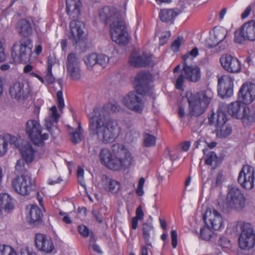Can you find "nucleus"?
<instances>
[{
    "label": "nucleus",
    "mask_w": 255,
    "mask_h": 255,
    "mask_svg": "<svg viewBox=\"0 0 255 255\" xmlns=\"http://www.w3.org/2000/svg\"><path fill=\"white\" fill-rule=\"evenodd\" d=\"M88 130L91 135H96L103 143L114 142L117 137V123L109 117L105 107L95 108L88 115Z\"/></svg>",
    "instance_id": "1"
},
{
    "label": "nucleus",
    "mask_w": 255,
    "mask_h": 255,
    "mask_svg": "<svg viewBox=\"0 0 255 255\" xmlns=\"http://www.w3.org/2000/svg\"><path fill=\"white\" fill-rule=\"evenodd\" d=\"M99 17L101 21L110 28L112 40L120 45H126L129 41L127 25L120 13L110 6H105L100 10Z\"/></svg>",
    "instance_id": "2"
},
{
    "label": "nucleus",
    "mask_w": 255,
    "mask_h": 255,
    "mask_svg": "<svg viewBox=\"0 0 255 255\" xmlns=\"http://www.w3.org/2000/svg\"><path fill=\"white\" fill-rule=\"evenodd\" d=\"M112 148L115 158L110 149L104 148L101 150L99 156L102 164L115 171L125 170L130 166L132 160L130 153L123 144H115Z\"/></svg>",
    "instance_id": "3"
},
{
    "label": "nucleus",
    "mask_w": 255,
    "mask_h": 255,
    "mask_svg": "<svg viewBox=\"0 0 255 255\" xmlns=\"http://www.w3.org/2000/svg\"><path fill=\"white\" fill-rule=\"evenodd\" d=\"M19 34L22 36L11 48V56L15 62L21 63L29 59L33 47L32 40L28 37L32 33L30 22L25 19L18 22Z\"/></svg>",
    "instance_id": "4"
},
{
    "label": "nucleus",
    "mask_w": 255,
    "mask_h": 255,
    "mask_svg": "<svg viewBox=\"0 0 255 255\" xmlns=\"http://www.w3.org/2000/svg\"><path fill=\"white\" fill-rule=\"evenodd\" d=\"M210 91H202L196 94H187L189 115L190 117H199L204 114L211 99Z\"/></svg>",
    "instance_id": "5"
},
{
    "label": "nucleus",
    "mask_w": 255,
    "mask_h": 255,
    "mask_svg": "<svg viewBox=\"0 0 255 255\" xmlns=\"http://www.w3.org/2000/svg\"><path fill=\"white\" fill-rule=\"evenodd\" d=\"M246 198L241 190L236 187H230L227 194L223 210L228 213L232 210L241 212L246 206Z\"/></svg>",
    "instance_id": "6"
},
{
    "label": "nucleus",
    "mask_w": 255,
    "mask_h": 255,
    "mask_svg": "<svg viewBox=\"0 0 255 255\" xmlns=\"http://www.w3.org/2000/svg\"><path fill=\"white\" fill-rule=\"evenodd\" d=\"M25 131L32 142L38 146H44L45 140L49 137L47 133L41 134V126L34 120H30L26 122Z\"/></svg>",
    "instance_id": "7"
},
{
    "label": "nucleus",
    "mask_w": 255,
    "mask_h": 255,
    "mask_svg": "<svg viewBox=\"0 0 255 255\" xmlns=\"http://www.w3.org/2000/svg\"><path fill=\"white\" fill-rule=\"evenodd\" d=\"M11 184L14 191L22 196L29 195L35 186L32 178L28 175L16 176L12 180Z\"/></svg>",
    "instance_id": "8"
},
{
    "label": "nucleus",
    "mask_w": 255,
    "mask_h": 255,
    "mask_svg": "<svg viewBox=\"0 0 255 255\" xmlns=\"http://www.w3.org/2000/svg\"><path fill=\"white\" fill-rule=\"evenodd\" d=\"M151 78V74L147 72L142 71L136 75L134 85L139 95H150L152 94V87L150 84Z\"/></svg>",
    "instance_id": "9"
},
{
    "label": "nucleus",
    "mask_w": 255,
    "mask_h": 255,
    "mask_svg": "<svg viewBox=\"0 0 255 255\" xmlns=\"http://www.w3.org/2000/svg\"><path fill=\"white\" fill-rule=\"evenodd\" d=\"M242 232L239 238V245L242 250H250L255 244V234L252 225L244 223L241 226Z\"/></svg>",
    "instance_id": "10"
},
{
    "label": "nucleus",
    "mask_w": 255,
    "mask_h": 255,
    "mask_svg": "<svg viewBox=\"0 0 255 255\" xmlns=\"http://www.w3.org/2000/svg\"><path fill=\"white\" fill-rule=\"evenodd\" d=\"M214 41L211 42V40H206V43L207 47L212 48L218 46L219 51L224 50L227 46L228 36L227 30L223 27H215L214 28Z\"/></svg>",
    "instance_id": "11"
},
{
    "label": "nucleus",
    "mask_w": 255,
    "mask_h": 255,
    "mask_svg": "<svg viewBox=\"0 0 255 255\" xmlns=\"http://www.w3.org/2000/svg\"><path fill=\"white\" fill-rule=\"evenodd\" d=\"M255 179L254 168L249 165H244L239 172L238 182L244 189L250 190L254 188Z\"/></svg>",
    "instance_id": "12"
},
{
    "label": "nucleus",
    "mask_w": 255,
    "mask_h": 255,
    "mask_svg": "<svg viewBox=\"0 0 255 255\" xmlns=\"http://www.w3.org/2000/svg\"><path fill=\"white\" fill-rule=\"evenodd\" d=\"M245 40H255V21L253 20L245 23L239 31L235 32V41L242 43Z\"/></svg>",
    "instance_id": "13"
},
{
    "label": "nucleus",
    "mask_w": 255,
    "mask_h": 255,
    "mask_svg": "<svg viewBox=\"0 0 255 255\" xmlns=\"http://www.w3.org/2000/svg\"><path fill=\"white\" fill-rule=\"evenodd\" d=\"M135 91L129 92L124 98L126 106L131 111L140 114L142 112L144 104L141 97Z\"/></svg>",
    "instance_id": "14"
},
{
    "label": "nucleus",
    "mask_w": 255,
    "mask_h": 255,
    "mask_svg": "<svg viewBox=\"0 0 255 255\" xmlns=\"http://www.w3.org/2000/svg\"><path fill=\"white\" fill-rule=\"evenodd\" d=\"M80 60L76 54L70 53L67 56L66 63L67 71L73 80H78L81 78Z\"/></svg>",
    "instance_id": "15"
},
{
    "label": "nucleus",
    "mask_w": 255,
    "mask_h": 255,
    "mask_svg": "<svg viewBox=\"0 0 255 255\" xmlns=\"http://www.w3.org/2000/svg\"><path fill=\"white\" fill-rule=\"evenodd\" d=\"M234 79L228 75H224L219 78L218 93L222 98L230 97L233 93Z\"/></svg>",
    "instance_id": "16"
},
{
    "label": "nucleus",
    "mask_w": 255,
    "mask_h": 255,
    "mask_svg": "<svg viewBox=\"0 0 255 255\" xmlns=\"http://www.w3.org/2000/svg\"><path fill=\"white\" fill-rule=\"evenodd\" d=\"M206 225L210 226L214 230H219L223 225V219L216 210L208 208L203 216Z\"/></svg>",
    "instance_id": "17"
},
{
    "label": "nucleus",
    "mask_w": 255,
    "mask_h": 255,
    "mask_svg": "<svg viewBox=\"0 0 255 255\" xmlns=\"http://www.w3.org/2000/svg\"><path fill=\"white\" fill-rule=\"evenodd\" d=\"M83 23L79 21L73 20L70 22V32L69 38L72 44L76 47L80 46V44H85L83 35L84 31L82 28Z\"/></svg>",
    "instance_id": "18"
},
{
    "label": "nucleus",
    "mask_w": 255,
    "mask_h": 255,
    "mask_svg": "<svg viewBox=\"0 0 255 255\" xmlns=\"http://www.w3.org/2000/svg\"><path fill=\"white\" fill-rule=\"evenodd\" d=\"M238 98L245 105L251 103L255 99V85L251 83H244L238 92Z\"/></svg>",
    "instance_id": "19"
},
{
    "label": "nucleus",
    "mask_w": 255,
    "mask_h": 255,
    "mask_svg": "<svg viewBox=\"0 0 255 255\" xmlns=\"http://www.w3.org/2000/svg\"><path fill=\"white\" fill-rule=\"evenodd\" d=\"M152 61L151 56L145 52L140 54L136 52H132L128 59L130 65L135 68L146 67L150 65Z\"/></svg>",
    "instance_id": "20"
},
{
    "label": "nucleus",
    "mask_w": 255,
    "mask_h": 255,
    "mask_svg": "<svg viewBox=\"0 0 255 255\" xmlns=\"http://www.w3.org/2000/svg\"><path fill=\"white\" fill-rule=\"evenodd\" d=\"M222 66L226 71L230 73H238L241 71V66L239 60L231 55H223L220 58Z\"/></svg>",
    "instance_id": "21"
},
{
    "label": "nucleus",
    "mask_w": 255,
    "mask_h": 255,
    "mask_svg": "<svg viewBox=\"0 0 255 255\" xmlns=\"http://www.w3.org/2000/svg\"><path fill=\"white\" fill-rule=\"evenodd\" d=\"M27 88H24L23 82L17 81L13 83L9 87V92L11 97L13 98L19 100L22 97L25 98L27 97L29 92V85L26 84Z\"/></svg>",
    "instance_id": "22"
},
{
    "label": "nucleus",
    "mask_w": 255,
    "mask_h": 255,
    "mask_svg": "<svg viewBox=\"0 0 255 255\" xmlns=\"http://www.w3.org/2000/svg\"><path fill=\"white\" fill-rule=\"evenodd\" d=\"M228 111L233 117L238 119H242L245 123V115L247 112V106L243 103L236 101L228 106Z\"/></svg>",
    "instance_id": "23"
},
{
    "label": "nucleus",
    "mask_w": 255,
    "mask_h": 255,
    "mask_svg": "<svg viewBox=\"0 0 255 255\" xmlns=\"http://www.w3.org/2000/svg\"><path fill=\"white\" fill-rule=\"evenodd\" d=\"M35 244L38 250L46 253H51L54 247L51 239L41 234H37L35 237Z\"/></svg>",
    "instance_id": "24"
},
{
    "label": "nucleus",
    "mask_w": 255,
    "mask_h": 255,
    "mask_svg": "<svg viewBox=\"0 0 255 255\" xmlns=\"http://www.w3.org/2000/svg\"><path fill=\"white\" fill-rule=\"evenodd\" d=\"M182 72L185 75V79L189 82H197L200 79V69L197 66H189L185 62Z\"/></svg>",
    "instance_id": "25"
},
{
    "label": "nucleus",
    "mask_w": 255,
    "mask_h": 255,
    "mask_svg": "<svg viewBox=\"0 0 255 255\" xmlns=\"http://www.w3.org/2000/svg\"><path fill=\"white\" fill-rule=\"evenodd\" d=\"M43 214L40 209L36 205H31L26 215L28 223L32 226H37L41 224Z\"/></svg>",
    "instance_id": "26"
},
{
    "label": "nucleus",
    "mask_w": 255,
    "mask_h": 255,
    "mask_svg": "<svg viewBox=\"0 0 255 255\" xmlns=\"http://www.w3.org/2000/svg\"><path fill=\"white\" fill-rule=\"evenodd\" d=\"M66 11L73 18H77L80 14L81 2L80 0H66Z\"/></svg>",
    "instance_id": "27"
},
{
    "label": "nucleus",
    "mask_w": 255,
    "mask_h": 255,
    "mask_svg": "<svg viewBox=\"0 0 255 255\" xmlns=\"http://www.w3.org/2000/svg\"><path fill=\"white\" fill-rule=\"evenodd\" d=\"M104 187L106 190L113 194H117L121 190L120 182L106 176L103 179Z\"/></svg>",
    "instance_id": "28"
},
{
    "label": "nucleus",
    "mask_w": 255,
    "mask_h": 255,
    "mask_svg": "<svg viewBox=\"0 0 255 255\" xmlns=\"http://www.w3.org/2000/svg\"><path fill=\"white\" fill-rule=\"evenodd\" d=\"M20 151L23 159L25 162L29 163L33 161L34 159L35 150L30 143H27L22 146Z\"/></svg>",
    "instance_id": "29"
},
{
    "label": "nucleus",
    "mask_w": 255,
    "mask_h": 255,
    "mask_svg": "<svg viewBox=\"0 0 255 255\" xmlns=\"http://www.w3.org/2000/svg\"><path fill=\"white\" fill-rule=\"evenodd\" d=\"M14 207L12 198L6 193L0 194V215L2 210H9Z\"/></svg>",
    "instance_id": "30"
},
{
    "label": "nucleus",
    "mask_w": 255,
    "mask_h": 255,
    "mask_svg": "<svg viewBox=\"0 0 255 255\" xmlns=\"http://www.w3.org/2000/svg\"><path fill=\"white\" fill-rule=\"evenodd\" d=\"M179 14V12L172 9H161L159 13V17L161 20L163 22H169Z\"/></svg>",
    "instance_id": "31"
},
{
    "label": "nucleus",
    "mask_w": 255,
    "mask_h": 255,
    "mask_svg": "<svg viewBox=\"0 0 255 255\" xmlns=\"http://www.w3.org/2000/svg\"><path fill=\"white\" fill-rule=\"evenodd\" d=\"M208 149L204 148L203 149V152L205 155V163L207 165H212L214 164L213 169L216 168L217 166L218 157L215 152L213 151H210L206 153Z\"/></svg>",
    "instance_id": "32"
},
{
    "label": "nucleus",
    "mask_w": 255,
    "mask_h": 255,
    "mask_svg": "<svg viewBox=\"0 0 255 255\" xmlns=\"http://www.w3.org/2000/svg\"><path fill=\"white\" fill-rule=\"evenodd\" d=\"M216 135L219 138H224L228 136L232 132V128L229 124H224L216 127Z\"/></svg>",
    "instance_id": "33"
},
{
    "label": "nucleus",
    "mask_w": 255,
    "mask_h": 255,
    "mask_svg": "<svg viewBox=\"0 0 255 255\" xmlns=\"http://www.w3.org/2000/svg\"><path fill=\"white\" fill-rule=\"evenodd\" d=\"M245 123H255V103L252 104L250 108L247 106Z\"/></svg>",
    "instance_id": "34"
},
{
    "label": "nucleus",
    "mask_w": 255,
    "mask_h": 255,
    "mask_svg": "<svg viewBox=\"0 0 255 255\" xmlns=\"http://www.w3.org/2000/svg\"><path fill=\"white\" fill-rule=\"evenodd\" d=\"M210 226L206 225L204 228H201L199 236L200 237L206 241H209L212 238L214 232L211 229Z\"/></svg>",
    "instance_id": "35"
},
{
    "label": "nucleus",
    "mask_w": 255,
    "mask_h": 255,
    "mask_svg": "<svg viewBox=\"0 0 255 255\" xmlns=\"http://www.w3.org/2000/svg\"><path fill=\"white\" fill-rule=\"evenodd\" d=\"M143 145L145 147H151L156 144V137L149 133H145L143 135Z\"/></svg>",
    "instance_id": "36"
},
{
    "label": "nucleus",
    "mask_w": 255,
    "mask_h": 255,
    "mask_svg": "<svg viewBox=\"0 0 255 255\" xmlns=\"http://www.w3.org/2000/svg\"><path fill=\"white\" fill-rule=\"evenodd\" d=\"M97 54L92 53L84 58V61L86 65L88 67H92L97 64Z\"/></svg>",
    "instance_id": "37"
},
{
    "label": "nucleus",
    "mask_w": 255,
    "mask_h": 255,
    "mask_svg": "<svg viewBox=\"0 0 255 255\" xmlns=\"http://www.w3.org/2000/svg\"><path fill=\"white\" fill-rule=\"evenodd\" d=\"M226 112L219 111L217 114L216 127L226 124L228 120Z\"/></svg>",
    "instance_id": "38"
},
{
    "label": "nucleus",
    "mask_w": 255,
    "mask_h": 255,
    "mask_svg": "<svg viewBox=\"0 0 255 255\" xmlns=\"http://www.w3.org/2000/svg\"><path fill=\"white\" fill-rule=\"evenodd\" d=\"M25 161L23 159L18 160L15 166V170L21 175H25L26 173V168L25 167Z\"/></svg>",
    "instance_id": "39"
},
{
    "label": "nucleus",
    "mask_w": 255,
    "mask_h": 255,
    "mask_svg": "<svg viewBox=\"0 0 255 255\" xmlns=\"http://www.w3.org/2000/svg\"><path fill=\"white\" fill-rule=\"evenodd\" d=\"M80 127H79V129L76 130L75 132L72 133L71 135L70 139L71 141L74 143L76 144L81 141L82 134L80 131Z\"/></svg>",
    "instance_id": "40"
},
{
    "label": "nucleus",
    "mask_w": 255,
    "mask_h": 255,
    "mask_svg": "<svg viewBox=\"0 0 255 255\" xmlns=\"http://www.w3.org/2000/svg\"><path fill=\"white\" fill-rule=\"evenodd\" d=\"M7 151V141L0 135V157L3 156Z\"/></svg>",
    "instance_id": "41"
},
{
    "label": "nucleus",
    "mask_w": 255,
    "mask_h": 255,
    "mask_svg": "<svg viewBox=\"0 0 255 255\" xmlns=\"http://www.w3.org/2000/svg\"><path fill=\"white\" fill-rule=\"evenodd\" d=\"M97 64H99L103 68L106 67L107 64L109 62V58L104 54H97Z\"/></svg>",
    "instance_id": "42"
},
{
    "label": "nucleus",
    "mask_w": 255,
    "mask_h": 255,
    "mask_svg": "<svg viewBox=\"0 0 255 255\" xmlns=\"http://www.w3.org/2000/svg\"><path fill=\"white\" fill-rule=\"evenodd\" d=\"M78 231L79 233L84 238L89 237L91 233L89 228L84 225H79L78 227Z\"/></svg>",
    "instance_id": "43"
},
{
    "label": "nucleus",
    "mask_w": 255,
    "mask_h": 255,
    "mask_svg": "<svg viewBox=\"0 0 255 255\" xmlns=\"http://www.w3.org/2000/svg\"><path fill=\"white\" fill-rule=\"evenodd\" d=\"M57 102L59 110H61L64 107V102L63 98V93L61 90L57 92Z\"/></svg>",
    "instance_id": "44"
},
{
    "label": "nucleus",
    "mask_w": 255,
    "mask_h": 255,
    "mask_svg": "<svg viewBox=\"0 0 255 255\" xmlns=\"http://www.w3.org/2000/svg\"><path fill=\"white\" fill-rule=\"evenodd\" d=\"M44 80V83L48 85L52 84L55 82V79L52 74V70L49 71V69H47V72Z\"/></svg>",
    "instance_id": "45"
},
{
    "label": "nucleus",
    "mask_w": 255,
    "mask_h": 255,
    "mask_svg": "<svg viewBox=\"0 0 255 255\" xmlns=\"http://www.w3.org/2000/svg\"><path fill=\"white\" fill-rule=\"evenodd\" d=\"M182 40V37H178L177 39L173 41L171 45V48L173 51L177 52L179 50Z\"/></svg>",
    "instance_id": "46"
},
{
    "label": "nucleus",
    "mask_w": 255,
    "mask_h": 255,
    "mask_svg": "<svg viewBox=\"0 0 255 255\" xmlns=\"http://www.w3.org/2000/svg\"><path fill=\"white\" fill-rule=\"evenodd\" d=\"M153 227L151 223H144L143 225L142 234L143 236H150V232Z\"/></svg>",
    "instance_id": "47"
},
{
    "label": "nucleus",
    "mask_w": 255,
    "mask_h": 255,
    "mask_svg": "<svg viewBox=\"0 0 255 255\" xmlns=\"http://www.w3.org/2000/svg\"><path fill=\"white\" fill-rule=\"evenodd\" d=\"M50 111H51V115L50 118L54 119L55 123L57 124L59 121L60 115L57 113V108L55 106H52L50 108Z\"/></svg>",
    "instance_id": "48"
},
{
    "label": "nucleus",
    "mask_w": 255,
    "mask_h": 255,
    "mask_svg": "<svg viewBox=\"0 0 255 255\" xmlns=\"http://www.w3.org/2000/svg\"><path fill=\"white\" fill-rule=\"evenodd\" d=\"M171 238V245L173 249H175L177 246V233L176 230H173L170 233Z\"/></svg>",
    "instance_id": "49"
},
{
    "label": "nucleus",
    "mask_w": 255,
    "mask_h": 255,
    "mask_svg": "<svg viewBox=\"0 0 255 255\" xmlns=\"http://www.w3.org/2000/svg\"><path fill=\"white\" fill-rule=\"evenodd\" d=\"M107 108L114 112L119 111L120 109L118 103L115 101H110L107 105Z\"/></svg>",
    "instance_id": "50"
},
{
    "label": "nucleus",
    "mask_w": 255,
    "mask_h": 255,
    "mask_svg": "<svg viewBox=\"0 0 255 255\" xmlns=\"http://www.w3.org/2000/svg\"><path fill=\"white\" fill-rule=\"evenodd\" d=\"M55 123L54 119L49 117L45 119L44 126L46 129L52 134L51 130L53 126V124Z\"/></svg>",
    "instance_id": "51"
},
{
    "label": "nucleus",
    "mask_w": 255,
    "mask_h": 255,
    "mask_svg": "<svg viewBox=\"0 0 255 255\" xmlns=\"http://www.w3.org/2000/svg\"><path fill=\"white\" fill-rule=\"evenodd\" d=\"M184 78L182 74H180L178 78L177 79L175 83V87L178 90H181L183 88V83L184 82Z\"/></svg>",
    "instance_id": "52"
},
{
    "label": "nucleus",
    "mask_w": 255,
    "mask_h": 255,
    "mask_svg": "<svg viewBox=\"0 0 255 255\" xmlns=\"http://www.w3.org/2000/svg\"><path fill=\"white\" fill-rule=\"evenodd\" d=\"M218 245L222 248L228 247L230 245V242L226 237H221L218 241Z\"/></svg>",
    "instance_id": "53"
},
{
    "label": "nucleus",
    "mask_w": 255,
    "mask_h": 255,
    "mask_svg": "<svg viewBox=\"0 0 255 255\" xmlns=\"http://www.w3.org/2000/svg\"><path fill=\"white\" fill-rule=\"evenodd\" d=\"M170 36V33L168 32L164 33L161 35L159 38V44L160 45H163L168 41V38Z\"/></svg>",
    "instance_id": "54"
},
{
    "label": "nucleus",
    "mask_w": 255,
    "mask_h": 255,
    "mask_svg": "<svg viewBox=\"0 0 255 255\" xmlns=\"http://www.w3.org/2000/svg\"><path fill=\"white\" fill-rule=\"evenodd\" d=\"M92 214L98 222H99L100 223H101L103 222L102 215L99 212V211H98L97 210H94V209L93 210Z\"/></svg>",
    "instance_id": "55"
},
{
    "label": "nucleus",
    "mask_w": 255,
    "mask_h": 255,
    "mask_svg": "<svg viewBox=\"0 0 255 255\" xmlns=\"http://www.w3.org/2000/svg\"><path fill=\"white\" fill-rule=\"evenodd\" d=\"M6 54L1 41L0 40V62H2L6 60Z\"/></svg>",
    "instance_id": "56"
},
{
    "label": "nucleus",
    "mask_w": 255,
    "mask_h": 255,
    "mask_svg": "<svg viewBox=\"0 0 255 255\" xmlns=\"http://www.w3.org/2000/svg\"><path fill=\"white\" fill-rule=\"evenodd\" d=\"M4 255H17L15 250L9 245L6 246Z\"/></svg>",
    "instance_id": "57"
},
{
    "label": "nucleus",
    "mask_w": 255,
    "mask_h": 255,
    "mask_svg": "<svg viewBox=\"0 0 255 255\" xmlns=\"http://www.w3.org/2000/svg\"><path fill=\"white\" fill-rule=\"evenodd\" d=\"M135 217L134 218H137L139 220L142 219L144 217V213L142 211L141 207L139 206L136 209L135 211Z\"/></svg>",
    "instance_id": "58"
},
{
    "label": "nucleus",
    "mask_w": 255,
    "mask_h": 255,
    "mask_svg": "<svg viewBox=\"0 0 255 255\" xmlns=\"http://www.w3.org/2000/svg\"><path fill=\"white\" fill-rule=\"evenodd\" d=\"M191 145L190 141H185L181 143V149L183 151H187Z\"/></svg>",
    "instance_id": "59"
},
{
    "label": "nucleus",
    "mask_w": 255,
    "mask_h": 255,
    "mask_svg": "<svg viewBox=\"0 0 255 255\" xmlns=\"http://www.w3.org/2000/svg\"><path fill=\"white\" fill-rule=\"evenodd\" d=\"M89 248H91L94 251L99 254H103V252L101 250L100 247L96 243H94L93 244H91V246H89Z\"/></svg>",
    "instance_id": "60"
},
{
    "label": "nucleus",
    "mask_w": 255,
    "mask_h": 255,
    "mask_svg": "<svg viewBox=\"0 0 255 255\" xmlns=\"http://www.w3.org/2000/svg\"><path fill=\"white\" fill-rule=\"evenodd\" d=\"M20 253V255H36L35 253L30 251L28 248L21 249Z\"/></svg>",
    "instance_id": "61"
},
{
    "label": "nucleus",
    "mask_w": 255,
    "mask_h": 255,
    "mask_svg": "<svg viewBox=\"0 0 255 255\" xmlns=\"http://www.w3.org/2000/svg\"><path fill=\"white\" fill-rule=\"evenodd\" d=\"M251 9H252L251 5H249L248 6H247L245 10H244V11L241 14L242 18H245L247 17L249 15L251 11Z\"/></svg>",
    "instance_id": "62"
},
{
    "label": "nucleus",
    "mask_w": 255,
    "mask_h": 255,
    "mask_svg": "<svg viewBox=\"0 0 255 255\" xmlns=\"http://www.w3.org/2000/svg\"><path fill=\"white\" fill-rule=\"evenodd\" d=\"M62 180L61 177H58L57 179H54L53 178H49L48 179V183L49 185H53L56 184L60 183Z\"/></svg>",
    "instance_id": "63"
},
{
    "label": "nucleus",
    "mask_w": 255,
    "mask_h": 255,
    "mask_svg": "<svg viewBox=\"0 0 255 255\" xmlns=\"http://www.w3.org/2000/svg\"><path fill=\"white\" fill-rule=\"evenodd\" d=\"M53 64L54 61L53 58L50 56H49L47 58V69H49V71L52 70Z\"/></svg>",
    "instance_id": "64"
}]
</instances>
